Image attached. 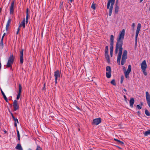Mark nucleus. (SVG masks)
<instances>
[{
  "instance_id": "obj_12",
  "label": "nucleus",
  "mask_w": 150,
  "mask_h": 150,
  "mask_svg": "<svg viewBox=\"0 0 150 150\" xmlns=\"http://www.w3.org/2000/svg\"><path fill=\"white\" fill-rule=\"evenodd\" d=\"M14 1H13L11 3L10 7V14H13L14 12Z\"/></svg>"
},
{
  "instance_id": "obj_46",
  "label": "nucleus",
  "mask_w": 150,
  "mask_h": 150,
  "mask_svg": "<svg viewBox=\"0 0 150 150\" xmlns=\"http://www.w3.org/2000/svg\"><path fill=\"white\" fill-rule=\"evenodd\" d=\"M114 140L117 142H119V140H118V139H114Z\"/></svg>"
},
{
  "instance_id": "obj_25",
  "label": "nucleus",
  "mask_w": 150,
  "mask_h": 150,
  "mask_svg": "<svg viewBox=\"0 0 150 150\" xmlns=\"http://www.w3.org/2000/svg\"><path fill=\"white\" fill-rule=\"evenodd\" d=\"M145 113L146 115L148 116H150V113L149 112L148 110H145Z\"/></svg>"
},
{
  "instance_id": "obj_28",
  "label": "nucleus",
  "mask_w": 150,
  "mask_h": 150,
  "mask_svg": "<svg viewBox=\"0 0 150 150\" xmlns=\"http://www.w3.org/2000/svg\"><path fill=\"white\" fill-rule=\"evenodd\" d=\"M110 83H111V84L114 86L116 85V83L115 82V80L114 79L112 80V81H111Z\"/></svg>"
},
{
  "instance_id": "obj_29",
  "label": "nucleus",
  "mask_w": 150,
  "mask_h": 150,
  "mask_svg": "<svg viewBox=\"0 0 150 150\" xmlns=\"http://www.w3.org/2000/svg\"><path fill=\"white\" fill-rule=\"evenodd\" d=\"M108 46H107L105 47V54H108Z\"/></svg>"
},
{
  "instance_id": "obj_6",
  "label": "nucleus",
  "mask_w": 150,
  "mask_h": 150,
  "mask_svg": "<svg viewBox=\"0 0 150 150\" xmlns=\"http://www.w3.org/2000/svg\"><path fill=\"white\" fill-rule=\"evenodd\" d=\"M123 70L124 71V73L125 74V76L126 78H127L129 77V74L131 71V66L129 65L128 66V69L126 71V69L124 67Z\"/></svg>"
},
{
  "instance_id": "obj_50",
  "label": "nucleus",
  "mask_w": 150,
  "mask_h": 150,
  "mask_svg": "<svg viewBox=\"0 0 150 150\" xmlns=\"http://www.w3.org/2000/svg\"><path fill=\"white\" fill-rule=\"evenodd\" d=\"M117 147H118V148H119V149H122V148H120V147H119V146H117Z\"/></svg>"
},
{
  "instance_id": "obj_56",
  "label": "nucleus",
  "mask_w": 150,
  "mask_h": 150,
  "mask_svg": "<svg viewBox=\"0 0 150 150\" xmlns=\"http://www.w3.org/2000/svg\"><path fill=\"white\" fill-rule=\"evenodd\" d=\"M122 80H121V83H122Z\"/></svg>"
},
{
  "instance_id": "obj_26",
  "label": "nucleus",
  "mask_w": 150,
  "mask_h": 150,
  "mask_svg": "<svg viewBox=\"0 0 150 150\" xmlns=\"http://www.w3.org/2000/svg\"><path fill=\"white\" fill-rule=\"evenodd\" d=\"M3 39L1 38L0 42V46L2 48L3 47Z\"/></svg>"
},
{
  "instance_id": "obj_23",
  "label": "nucleus",
  "mask_w": 150,
  "mask_h": 150,
  "mask_svg": "<svg viewBox=\"0 0 150 150\" xmlns=\"http://www.w3.org/2000/svg\"><path fill=\"white\" fill-rule=\"evenodd\" d=\"M106 72H111V68L110 66H107L106 67Z\"/></svg>"
},
{
  "instance_id": "obj_41",
  "label": "nucleus",
  "mask_w": 150,
  "mask_h": 150,
  "mask_svg": "<svg viewBox=\"0 0 150 150\" xmlns=\"http://www.w3.org/2000/svg\"><path fill=\"white\" fill-rule=\"evenodd\" d=\"M26 15H28V8H27L26 11Z\"/></svg>"
},
{
  "instance_id": "obj_18",
  "label": "nucleus",
  "mask_w": 150,
  "mask_h": 150,
  "mask_svg": "<svg viewBox=\"0 0 150 150\" xmlns=\"http://www.w3.org/2000/svg\"><path fill=\"white\" fill-rule=\"evenodd\" d=\"M134 100L133 98H130V100L129 101V105L131 107H133V104H134Z\"/></svg>"
},
{
  "instance_id": "obj_39",
  "label": "nucleus",
  "mask_w": 150,
  "mask_h": 150,
  "mask_svg": "<svg viewBox=\"0 0 150 150\" xmlns=\"http://www.w3.org/2000/svg\"><path fill=\"white\" fill-rule=\"evenodd\" d=\"M113 51L112 50H110V56L112 57V54H113Z\"/></svg>"
},
{
  "instance_id": "obj_45",
  "label": "nucleus",
  "mask_w": 150,
  "mask_h": 150,
  "mask_svg": "<svg viewBox=\"0 0 150 150\" xmlns=\"http://www.w3.org/2000/svg\"><path fill=\"white\" fill-rule=\"evenodd\" d=\"M14 125L16 127H17L16 122H14Z\"/></svg>"
},
{
  "instance_id": "obj_22",
  "label": "nucleus",
  "mask_w": 150,
  "mask_h": 150,
  "mask_svg": "<svg viewBox=\"0 0 150 150\" xmlns=\"http://www.w3.org/2000/svg\"><path fill=\"white\" fill-rule=\"evenodd\" d=\"M105 58L107 60V61L109 62L110 61V57L109 55L108 54H105Z\"/></svg>"
},
{
  "instance_id": "obj_19",
  "label": "nucleus",
  "mask_w": 150,
  "mask_h": 150,
  "mask_svg": "<svg viewBox=\"0 0 150 150\" xmlns=\"http://www.w3.org/2000/svg\"><path fill=\"white\" fill-rule=\"evenodd\" d=\"M16 148L19 150H23L21 145L20 144H18L16 147Z\"/></svg>"
},
{
  "instance_id": "obj_24",
  "label": "nucleus",
  "mask_w": 150,
  "mask_h": 150,
  "mask_svg": "<svg viewBox=\"0 0 150 150\" xmlns=\"http://www.w3.org/2000/svg\"><path fill=\"white\" fill-rule=\"evenodd\" d=\"M150 134V130L146 131L144 132V135L146 136H147Z\"/></svg>"
},
{
  "instance_id": "obj_27",
  "label": "nucleus",
  "mask_w": 150,
  "mask_h": 150,
  "mask_svg": "<svg viewBox=\"0 0 150 150\" xmlns=\"http://www.w3.org/2000/svg\"><path fill=\"white\" fill-rule=\"evenodd\" d=\"M17 136H18V140H20V135L19 133V131L18 130H17Z\"/></svg>"
},
{
  "instance_id": "obj_3",
  "label": "nucleus",
  "mask_w": 150,
  "mask_h": 150,
  "mask_svg": "<svg viewBox=\"0 0 150 150\" xmlns=\"http://www.w3.org/2000/svg\"><path fill=\"white\" fill-rule=\"evenodd\" d=\"M15 57L13 55H11L9 57L8 62L6 64V67L7 68L11 67L14 61Z\"/></svg>"
},
{
  "instance_id": "obj_55",
  "label": "nucleus",
  "mask_w": 150,
  "mask_h": 150,
  "mask_svg": "<svg viewBox=\"0 0 150 150\" xmlns=\"http://www.w3.org/2000/svg\"><path fill=\"white\" fill-rule=\"evenodd\" d=\"M28 150H32V149H31L29 148L28 149Z\"/></svg>"
},
{
  "instance_id": "obj_4",
  "label": "nucleus",
  "mask_w": 150,
  "mask_h": 150,
  "mask_svg": "<svg viewBox=\"0 0 150 150\" xmlns=\"http://www.w3.org/2000/svg\"><path fill=\"white\" fill-rule=\"evenodd\" d=\"M141 68L142 70V72L144 74V75L146 76L147 73L146 71V69L147 66L146 60H144L143 61L141 64Z\"/></svg>"
},
{
  "instance_id": "obj_5",
  "label": "nucleus",
  "mask_w": 150,
  "mask_h": 150,
  "mask_svg": "<svg viewBox=\"0 0 150 150\" xmlns=\"http://www.w3.org/2000/svg\"><path fill=\"white\" fill-rule=\"evenodd\" d=\"M127 58V51L126 50L124 51L122 56L121 60V65H123L126 62V59Z\"/></svg>"
},
{
  "instance_id": "obj_42",
  "label": "nucleus",
  "mask_w": 150,
  "mask_h": 150,
  "mask_svg": "<svg viewBox=\"0 0 150 150\" xmlns=\"http://www.w3.org/2000/svg\"><path fill=\"white\" fill-rule=\"evenodd\" d=\"M28 15H26V20H28Z\"/></svg>"
},
{
  "instance_id": "obj_49",
  "label": "nucleus",
  "mask_w": 150,
  "mask_h": 150,
  "mask_svg": "<svg viewBox=\"0 0 150 150\" xmlns=\"http://www.w3.org/2000/svg\"><path fill=\"white\" fill-rule=\"evenodd\" d=\"M74 0H69V1L71 3Z\"/></svg>"
},
{
  "instance_id": "obj_21",
  "label": "nucleus",
  "mask_w": 150,
  "mask_h": 150,
  "mask_svg": "<svg viewBox=\"0 0 150 150\" xmlns=\"http://www.w3.org/2000/svg\"><path fill=\"white\" fill-rule=\"evenodd\" d=\"M106 76L108 78H110L111 76V72H106Z\"/></svg>"
},
{
  "instance_id": "obj_16",
  "label": "nucleus",
  "mask_w": 150,
  "mask_h": 150,
  "mask_svg": "<svg viewBox=\"0 0 150 150\" xmlns=\"http://www.w3.org/2000/svg\"><path fill=\"white\" fill-rule=\"evenodd\" d=\"M118 0H117L116 3L115 4V12L116 14L117 13L119 9V7L117 4V3Z\"/></svg>"
},
{
  "instance_id": "obj_53",
  "label": "nucleus",
  "mask_w": 150,
  "mask_h": 150,
  "mask_svg": "<svg viewBox=\"0 0 150 150\" xmlns=\"http://www.w3.org/2000/svg\"><path fill=\"white\" fill-rule=\"evenodd\" d=\"M44 87L43 88L44 89L45 87V84H44Z\"/></svg>"
},
{
  "instance_id": "obj_54",
  "label": "nucleus",
  "mask_w": 150,
  "mask_h": 150,
  "mask_svg": "<svg viewBox=\"0 0 150 150\" xmlns=\"http://www.w3.org/2000/svg\"><path fill=\"white\" fill-rule=\"evenodd\" d=\"M143 0H140V2H141L142 1H143Z\"/></svg>"
},
{
  "instance_id": "obj_8",
  "label": "nucleus",
  "mask_w": 150,
  "mask_h": 150,
  "mask_svg": "<svg viewBox=\"0 0 150 150\" xmlns=\"http://www.w3.org/2000/svg\"><path fill=\"white\" fill-rule=\"evenodd\" d=\"M141 25L140 23H139L138 24L136 32V35L135 38V41L136 43H137V37L139 32L141 29Z\"/></svg>"
},
{
  "instance_id": "obj_31",
  "label": "nucleus",
  "mask_w": 150,
  "mask_h": 150,
  "mask_svg": "<svg viewBox=\"0 0 150 150\" xmlns=\"http://www.w3.org/2000/svg\"><path fill=\"white\" fill-rule=\"evenodd\" d=\"M36 150H42V149L40 146L37 145Z\"/></svg>"
},
{
  "instance_id": "obj_10",
  "label": "nucleus",
  "mask_w": 150,
  "mask_h": 150,
  "mask_svg": "<svg viewBox=\"0 0 150 150\" xmlns=\"http://www.w3.org/2000/svg\"><path fill=\"white\" fill-rule=\"evenodd\" d=\"M146 97L147 104L150 108V95L147 91L146 92Z\"/></svg>"
},
{
  "instance_id": "obj_51",
  "label": "nucleus",
  "mask_w": 150,
  "mask_h": 150,
  "mask_svg": "<svg viewBox=\"0 0 150 150\" xmlns=\"http://www.w3.org/2000/svg\"><path fill=\"white\" fill-rule=\"evenodd\" d=\"M28 20H26V21H25V22H26V23H27L28 22Z\"/></svg>"
},
{
  "instance_id": "obj_38",
  "label": "nucleus",
  "mask_w": 150,
  "mask_h": 150,
  "mask_svg": "<svg viewBox=\"0 0 150 150\" xmlns=\"http://www.w3.org/2000/svg\"><path fill=\"white\" fill-rule=\"evenodd\" d=\"M135 26V23H133L132 25V29H133V30H134Z\"/></svg>"
},
{
  "instance_id": "obj_7",
  "label": "nucleus",
  "mask_w": 150,
  "mask_h": 150,
  "mask_svg": "<svg viewBox=\"0 0 150 150\" xmlns=\"http://www.w3.org/2000/svg\"><path fill=\"white\" fill-rule=\"evenodd\" d=\"M54 76L55 78V83L57 84V81L59 80L60 76V72L59 70H57L54 72Z\"/></svg>"
},
{
  "instance_id": "obj_33",
  "label": "nucleus",
  "mask_w": 150,
  "mask_h": 150,
  "mask_svg": "<svg viewBox=\"0 0 150 150\" xmlns=\"http://www.w3.org/2000/svg\"><path fill=\"white\" fill-rule=\"evenodd\" d=\"M13 120L15 122H17L18 123V121L17 119L15 117H13Z\"/></svg>"
},
{
  "instance_id": "obj_57",
  "label": "nucleus",
  "mask_w": 150,
  "mask_h": 150,
  "mask_svg": "<svg viewBox=\"0 0 150 150\" xmlns=\"http://www.w3.org/2000/svg\"><path fill=\"white\" fill-rule=\"evenodd\" d=\"M78 130H79V131H80V129H78Z\"/></svg>"
},
{
  "instance_id": "obj_2",
  "label": "nucleus",
  "mask_w": 150,
  "mask_h": 150,
  "mask_svg": "<svg viewBox=\"0 0 150 150\" xmlns=\"http://www.w3.org/2000/svg\"><path fill=\"white\" fill-rule=\"evenodd\" d=\"M115 0H108L107 4V8L109 9V15L110 16L112 12L113 6L115 2Z\"/></svg>"
},
{
  "instance_id": "obj_1",
  "label": "nucleus",
  "mask_w": 150,
  "mask_h": 150,
  "mask_svg": "<svg viewBox=\"0 0 150 150\" xmlns=\"http://www.w3.org/2000/svg\"><path fill=\"white\" fill-rule=\"evenodd\" d=\"M125 34V30L123 29L119 34L118 37L117 38V42L115 50V54H117L118 50L119 52L118 55L117 60V62L119 65L120 64V61L123 49L122 47L123 45V41L124 38Z\"/></svg>"
},
{
  "instance_id": "obj_35",
  "label": "nucleus",
  "mask_w": 150,
  "mask_h": 150,
  "mask_svg": "<svg viewBox=\"0 0 150 150\" xmlns=\"http://www.w3.org/2000/svg\"><path fill=\"white\" fill-rule=\"evenodd\" d=\"M20 30V28L18 27L17 29V32L16 33L17 35H18V34Z\"/></svg>"
},
{
  "instance_id": "obj_52",
  "label": "nucleus",
  "mask_w": 150,
  "mask_h": 150,
  "mask_svg": "<svg viewBox=\"0 0 150 150\" xmlns=\"http://www.w3.org/2000/svg\"><path fill=\"white\" fill-rule=\"evenodd\" d=\"M4 132L5 133H7V131L6 130H5L4 131Z\"/></svg>"
},
{
  "instance_id": "obj_36",
  "label": "nucleus",
  "mask_w": 150,
  "mask_h": 150,
  "mask_svg": "<svg viewBox=\"0 0 150 150\" xmlns=\"http://www.w3.org/2000/svg\"><path fill=\"white\" fill-rule=\"evenodd\" d=\"M137 107L139 109H140L142 108V107L141 106L139 105H138L137 106Z\"/></svg>"
},
{
  "instance_id": "obj_13",
  "label": "nucleus",
  "mask_w": 150,
  "mask_h": 150,
  "mask_svg": "<svg viewBox=\"0 0 150 150\" xmlns=\"http://www.w3.org/2000/svg\"><path fill=\"white\" fill-rule=\"evenodd\" d=\"M13 107L15 111H16L19 108V106L18 105V101L16 100H14L13 102Z\"/></svg>"
},
{
  "instance_id": "obj_37",
  "label": "nucleus",
  "mask_w": 150,
  "mask_h": 150,
  "mask_svg": "<svg viewBox=\"0 0 150 150\" xmlns=\"http://www.w3.org/2000/svg\"><path fill=\"white\" fill-rule=\"evenodd\" d=\"M118 142L121 145H123V144H124V143L122 142V141H121L120 140L119 141V142Z\"/></svg>"
},
{
  "instance_id": "obj_34",
  "label": "nucleus",
  "mask_w": 150,
  "mask_h": 150,
  "mask_svg": "<svg viewBox=\"0 0 150 150\" xmlns=\"http://www.w3.org/2000/svg\"><path fill=\"white\" fill-rule=\"evenodd\" d=\"M1 93L2 94L3 96V97H4V98H6V96H5V94L4 93V92H3V91L2 90H1Z\"/></svg>"
},
{
  "instance_id": "obj_30",
  "label": "nucleus",
  "mask_w": 150,
  "mask_h": 150,
  "mask_svg": "<svg viewBox=\"0 0 150 150\" xmlns=\"http://www.w3.org/2000/svg\"><path fill=\"white\" fill-rule=\"evenodd\" d=\"M114 44L110 43V50H113Z\"/></svg>"
},
{
  "instance_id": "obj_11",
  "label": "nucleus",
  "mask_w": 150,
  "mask_h": 150,
  "mask_svg": "<svg viewBox=\"0 0 150 150\" xmlns=\"http://www.w3.org/2000/svg\"><path fill=\"white\" fill-rule=\"evenodd\" d=\"M101 119L100 118H96L93 120V124L96 125H97L101 123Z\"/></svg>"
},
{
  "instance_id": "obj_14",
  "label": "nucleus",
  "mask_w": 150,
  "mask_h": 150,
  "mask_svg": "<svg viewBox=\"0 0 150 150\" xmlns=\"http://www.w3.org/2000/svg\"><path fill=\"white\" fill-rule=\"evenodd\" d=\"M22 86L21 84H19V91L18 94L16 97V99L18 100L20 98V97L21 95V92L22 90Z\"/></svg>"
},
{
  "instance_id": "obj_9",
  "label": "nucleus",
  "mask_w": 150,
  "mask_h": 150,
  "mask_svg": "<svg viewBox=\"0 0 150 150\" xmlns=\"http://www.w3.org/2000/svg\"><path fill=\"white\" fill-rule=\"evenodd\" d=\"M23 49H22L20 51V62L21 64H23Z\"/></svg>"
},
{
  "instance_id": "obj_15",
  "label": "nucleus",
  "mask_w": 150,
  "mask_h": 150,
  "mask_svg": "<svg viewBox=\"0 0 150 150\" xmlns=\"http://www.w3.org/2000/svg\"><path fill=\"white\" fill-rule=\"evenodd\" d=\"M11 21V18H9L7 21V23L6 25V30L7 31L8 30V28L10 25V23Z\"/></svg>"
},
{
  "instance_id": "obj_43",
  "label": "nucleus",
  "mask_w": 150,
  "mask_h": 150,
  "mask_svg": "<svg viewBox=\"0 0 150 150\" xmlns=\"http://www.w3.org/2000/svg\"><path fill=\"white\" fill-rule=\"evenodd\" d=\"M5 35H6V33H4V34H3V35L1 38H3V39L4 37V36Z\"/></svg>"
},
{
  "instance_id": "obj_20",
  "label": "nucleus",
  "mask_w": 150,
  "mask_h": 150,
  "mask_svg": "<svg viewBox=\"0 0 150 150\" xmlns=\"http://www.w3.org/2000/svg\"><path fill=\"white\" fill-rule=\"evenodd\" d=\"M114 37L113 35H111L110 37V43L114 44Z\"/></svg>"
},
{
  "instance_id": "obj_32",
  "label": "nucleus",
  "mask_w": 150,
  "mask_h": 150,
  "mask_svg": "<svg viewBox=\"0 0 150 150\" xmlns=\"http://www.w3.org/2000/svg\"><path fill=\"white\" fill-rule=\"evenodd\" d=\"M91 8L94 10L96 9V8L95 4H94L93 3L91 5Z\"/></svg>"
},
{
  "instance_id": "obj_44",
  "label": "nucleus",
  "mask_w": 150,
  "mask_h": 150,
  "mask_svg": "<svg viewBox=\"0 0 150 150\" xmlns=\"http://www.w3.org/2000/svg\"><path fill=\"white\" fill-rule=\"evenodd\" d=\"M4 99L7 102H8V99H7V98H6H6H4Z\"/></svg>"
},
{
  "instance_id": "obj_48",
  "label": "nucleus",
  "mask_w": 150,
  "mask_h": 150,
  "mask_svg": "<svg viewBox=\"0 0 150 150\" xmlns=\"http://www.w3.org/2000/svg\"><path fill=\"white\" fill-rule=\"evenodd\" d=\"M123 91L125 92H127V90L125 88L123 89Z\"/></svg>"
},
{
  "instance_id": "obj_17",
  "label": "nucleus",
  "mask_w": 150,
  "mask_h": 150,
  "mask_svg": "<svg viewBox=\"0 0 150 150\" xmlns=\"http://www.w3.org/2000/svg\"><path fill=\"white\" fill-rule=\"evenodd\" d=\"M25 19L24 18L22 22H21L19 26V28H20L21 27H23V28H24L25 27Z\"/></svg>"
},
{
  "instance_id": "obj_47",
  "label": "nucleus",
  "mask_w": 150,
  "mask_h": 150,
  "mask_svg": "<svg viewBox=\"0 0 150 150\" xmlns=\"http://www.w3.org/2000/svg\"><path fill=\"white\" fill-rule=\"evenodd\" d=\"M11 115L12 116V117L13 118V117H15L13 115L12 113H11Z\"/></svg>"
},
{
  "instance_id": "obj_40",
  "label": "nucleus",
  "mask_w": 150,
  "mask_h": 150,
  "mask_svg": "<svg viewBox=\"0 0 150 150\" xmlns=\"http://www.w3.org/2000/svg\"><path fill=\"white\" fill-rule=\"evenodd\" d=\"M124 97L125 98V100L126 101H127V98L125 95L124 96Z\"/></svg>"
}]
</instances>
